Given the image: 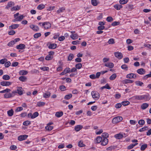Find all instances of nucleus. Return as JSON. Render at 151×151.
<instances>
[{
    "mask_svg": "<svg viewBox=\"0 0 151 151\" xmlns=\"http://www.w3.org/2000/svg\"><path fill=\"white\" fill-rule=\"evenodd\" d=\"M38 25L41 26L42 28L46 29L50 28L51 26V24L48 22L39 23H38Z\"/></svg>",
    "mask_w": 151,
    "mask_h": 151,
    "instance_id": "1",
    "label": "nucleus"
},
{
    "mask_svg": "<svg viewBox=\"0 0 151 151\" xmlns=\"http://www.w3.org/2000/svg\"><path fill=\"white\" fill-rule=\"evenodd\" d=\"M17 91H13V93L14 94V95H15L16 93H18L19 95H22L24 93V90L21 87H17Z\"/></svg>",
    "mask_w": 151,
    "mask_h": 151,
    "instance_id": "2",
    "label": "nucleus"
},
{
    "mask_svg": "<svg viewBox=\"0 0 151 151\" xmlns=\"http://www.w3.org/2000/svg\"><path fill=\"white\" fill-rule=\"evenodd\" d=\"M91 95L93 98L95 100H98L100 97L99 93L96 91H93L91 92Z\"/></svg>",
    "mask_w": 151,
    "mask_h": 151,
    "instance_id": "3",
    "label": "nucleus"
},
{
    "mask_svg": "<svg viewBox=\"0 0 151 151\" xmlns=\"http://www.w3.org/2000/svg\"><path fill=\"white\" fill-rule=\"evenodd\" d=\"M19 13H17L14 15L15 21H20L24 17V16L23 15H21L19 16Z\"/></svg>",
    "mask_w": 151,
    "mask_h": 151,
    "instance_id": "4",
    "label": "nucleus"
},
{
    "mask_svg": "<svg viewBox=\"0 0 151 151\" xmlns=\"http://www.w3.org/2000/svg\"><path fill=\"white\" fill-rule=\"evenodd\" d=\"M123 119L122 117L120 116H118L114 118L112 121V122L113 124H116L118 123Z\"/></svg>",
    "mask_w": 151,
    "mask_h": 151,
    "instance_id": "5",
    "label": "nucleus"
},
{
    "mask_svg": "<svg viewBox=\"0 0 151 151\" xmlns=\"http://www.w3.org/2000/svg\"><path fill=\"white\" fill-rule=\"evenodd\" d=\"M39 115V113L37 112H35L33 114L32 113H29L28 114V117L32 119H34L37 117Z\"/></svg>",
    "mask_w": 151,
    "mask_h": 151,
    "instance_id": "6",
    "label": "nucleus"
},
{
    "mask_svg": "<svg viewBox=\"0 0 151 151\" xmlns=\"http://www.w3.org/2000/svg\"><path fill=\"white\" fill-rule=\"evenodd\" d=\"M114 54L115 56L119 59H121L123 58V55L121 52H115Z\"/></svg>",
    "mask_w": 151,
    "mask_h": 151,
    "instance_id": "7",
    "label": "nucleus"
},
{
    "mask_svg": "<svg viewBox=\"0 0 151 151\" xmlns=\"http://www.w3.org/2000/svg\"><path fill=\"white\" fill-rule=\"evenodd\" d=\"M15 96L14 94L13 93V91L12 93H6L4 94V98L7 99L11 97H12Z\"/></svg>",
    "mask_w": 151,
    "mask_h": 151,
    "instance_id": "8",
    "label": "nucleus"
},
{
    "mask_svg": "<svg viewBox=\"0 0 151 151\" xmlns=\"http://www.w3.org/2000/svg\"><path fill=\"white\" fill-rule=\"evenodd\" d=\"M151 98V97L150 95L148 94H147L146 95H143L142 100L144 101H149Z\"/></svg>",
    "mask_w": 151,
    "mask_h": 151,
    "instance_id": "9",
    "label": "nucleus"
},
{
    "mask_svg": "<svg viewBox=\"0 0 151 151\" xmlns=\"http://www.w3.org/2000/svg\"><path fill=\"white\" fill-rule=\"evenodd\" d=\"M54 52H49V54L45 57V59L49 60H51L53 58V55L54 54Z\"/></svg>",
    "mask_w": 151,
    "mask_h": 151,
    "instance_id": "10",
    "label": "nucleus"
},
{
    "mask_svg": "<svg viewBox=\"0 0 151 151\" xmlns=\"http://www.w3.org/2000/svg\"><path fill=\"white\" fill-rule=\"evenodd\" d=\"M29 27L32 29L34 31L37 32L39 30V27L37 25L34 24H31L29 26Z\"/></svg>",
    "mask_w": 151,
    "mask_h": 151,
    "instance_id": "11",
    "label": "nucleus"
},
{
    "mask_svg": "<svg viewBox=\"0 0 151 151\" xmlns=\"http://www.w3.org/2000/svg\"><path fill=\"white\" fill-rule=\"evenodd\" d=\"M28 137V135L26 134L21 135L18 137V139L20 141L26 139Z\"/></svg>",
    "mask_w": 151,
    "mask_h": 151,
    "instance_id": "12",
    "label": "nucleus"
},
{
    "mask_svg": "<svg viewBox=\"0 0 151 151\" xmlns=\"http://www.w3.org/2000/svg\"><path fill=\"white\" fill-rule=\"evenodd\" d=\"M12 82L9 81H2L1 82L0 84L1 85L3 86H8L11 85Z\"/></svg>",
    "mask_w": 151,
    "mask_h": 151,
    "instance_id": "13",
    "label": "nucleus"
},
{
    "mask_svg": "<svg viewBox=\"0 0 151 151\" xmlns=\"http://www.w3.org/2000/svg\"><path fill=\"white\" fill-rule=\"evenodd\" d=\"M14 5V2L12 1H9L8 3L7 6L5 7V9H9L10 8L12 7Z\"/></svg>",
    "mask_w": 151,
    "mask_h": 151,
    "instance_id": "14",
    "label": "nucleus"
},
{
    "mask_svg": "<svg viewBox=\"0 0 151 151\" xmlns=\"http://www.w3.org/2000/svg\"><path fill=\"white\" fill-rule=\"evenodd\" d=\"M126 77L128 78H135L137 77V76L134 74L131 73L127 74Z\"/></svg>",
    "mask_w": 151,
    "mask_h": 151,
    "instance_id": "15",
    "label": "nucleus"
},
{
    "mask_svg": "<svg viewBox=\"0 0 151 151\" xmlns=\"http://www.w3.org/2000/svg\"><path fill=\"white\" fill-rule=\"evenodd\" d=\"M108 139L107 138H103L101 142V144L103 146H105L108 144Z\"/></svg>",
    "mask_w": 151,
    "mask_h": 151,
    "instance_id": "16",
    "label": "nucleus"
},
{
    "mask_svg": "<svg viewBox=\"0 0 151 151\" xmlns=\"http://www.w3.org/2000/svg\"><path fill=\"white\" fill-rule=\"evenodd\" d=\"M104 66L110 68H112L114 67V64L112 62L106 63L104 64Z\"/></svg>",
    "mask_w": 151,
    "mask_h": 151,
    "instance_id": "17",
    "label": "nucleus"
},
{
    "mask_svg": "<svg viewBox=\"0 0 151 151\" xmlns=\"http://www.w3.org/2000/svg\"><path fill=\"white\" fill-rule=\"evenodd\" d=\"M114 137L116 139H121L124 137L123 134L121 133L115 135Z\"/></svg>",
    "mask_w": 151,
    "mask_h": 151,
    "instance_id": "18",
    "label": "nucleus"
},
{
    "mask_svg": "<svg viewBox=\"0 0 151 151\" xmlns=\"http://www.w3.org/2000/svg\"><path fill=\"white\" fill-rule=\"evenodd\" d=\"M137 73L140 75L144 74L145 73V70L141 68L138 69L137 70Z\"/></svg>",
    "mask_w": 151,
    "mask_h": 151,
    "instance_id": "19",
    "label": "nucleus"
},
{
    "mask_svg": "<svg viewBox=\"0 0 151 151\" xmlns=\"http://www.w3.org/2000/svg\"><path fill=\"white\" fill-rule=\"evenodd\" d=\"M19 26V24H13L9 27V29H14L18 28Z\"/></svg>",
    "mask_w": 151,
    "mask_h": 151,
    "instance_id": "20",
    "label": "nucleus"
},
{
    "mask_svg": "<svg viewBox=\"0 0 151 151\" xmlns=\"http://www.w3.org/2000/svg\"><path fill=\"white\" fill-rule=\"evenodd\" d=\"M133 81L131 80L127 79L124 80L122 81V82L124 84H127V83H132L133 82Z\"/></svg>",
    "mask_w": 151,
    "mask_h": 151,
    "instance_id": "21",
    "label": "nucleus"
},
{
    "mask_svg": "<svg viewBox=\"0 0 151 151\" xmlns=\"http://www.w3.org/2000/svg\"><path fill=\"white\" fill-rule=\"evenodd\" d=\"M20 6L17 5L15 6H13L12 7L11 9V10L12 12L15 11H18L20 9Z\"/></svg>",
    "mask_w": 151,
    "mask_h": 151,
    "instance_id": "22",
    "label": "nucleus"
},
{
    "mask_svg": "<svg viewBox=\"0 0 151 151\" xmlns=\"http://www.w3.org/2000/svg\"><path fill=\"white\" fill-rule=\"evenodd\" d=\"M83 128V126L78 125L75 126V129L76 132H78L82 129Z\"/></svg>",
    "mask_w": 151,
    "mask_h": 151,
    "instance_id": "23",
    "label": "nucleus"
},
{
    "mask_svg": "<svg viewBox=\"0 0 151 151\" xmlns=\"http://www.w3.org/2000/svg\"><path fill=\"white\" fill-rule=\"evenodd\" d=\"M149 106V104L146 103H144L141 105V108L142 109L144 110L147 108Z\"/></svg>",
    "mask_w": 151,
    "mask_h": 151,
    "instance_id": "24",
    "label": "nucleus"
},
{
    "mask_svg": "<svg viewBox=\"0 0 151 151\" xmlns=\"http://www.w3.org/2000/svg\"><path fill=\"white\" fill-rule=\"evenodd\" d=\"M50 92L47 91L43 93V97L45 98H48L50 97Z\"/></svg>",
    "mask_w": 151,
    "mask_h": 151,
    "instance_id": "25",
    "label": "nucleus"
},
{
    "mask_svg": "<svg viewBox=\"0 0 151 151\" xmlns=\"http://www.w3.org/2000/svg\"><path fill=\"white\" fill-rule=\"evenodd\" d=\"M25 47L24 44H21L16 46V48L18 49H23Z\"/></svg>",
    "mask_w": 151,
    "mask_h": 151,
    "instance_id": "26",
    "label": "nucleus"
},
{
    "mask_svg": "<svg viewBox=\"0 0 151 151\" xmlns=\"http://www.w3.org/2000/svg\"><path fill=\"white\" fill-rule=\"evenodd\" d=\"M114 7L117 10H119L121 8H122V6L119 4H116L114 5Z\"/></svg>",
    "mask_w": 151,
    "mask_h": 151,
    "instance_id": "27",
    "label": "nucleus"
},
{
    "mask_svg": "<svg viewBox=\"0 0 151 151\" xmlns=\"http://www.w3.org/2000/svg\"><path fill=\"white\" fill-rule=\"evenodd\" d=\"M57 46V45L55 43L50 44L48 46V48L50 49H53L55 48Z\"/></svg>",
    "mask_w": 151,
    "mask_h": 151,
    "instance_id": "28",
    "label": "nucleus"
},
{
    "mask_svg": "<svg viewBox=\"0 0 151 151\" xmlns=\"http://www.w3.org/2000/svg\"><path fill=\"white\" fill-rule=\"evenodd\" d=\"M14 113V111L12 109L8 111H7V114L9 116H13Z\"/></svg>",
    "mask_w": 151,
    "mask_h": 151,
    "instance_id": "29",
    "label": "nucleus"
},
{
    "mask_svg": "<svg viewBox=\"0 0 151 151\" xmlns=\"http://www.w3.org/2000/svg\"><path fill=\"white\" fill-rule=\"evenodd\" d=\"M28 73V72L27 71L24 70H22L20 71L19 72V75H25Z\"/></svg>",
    "mask_w": 151,
    "mask_h": 151,
    "instance_id": "30",
    "label": "nucleus"
},
{
    "mask_svg": "<svg viewBox=\"0 0 151 151\" xmlns=\"http://www.w3.org/2000/svg\"><path fill=\"white\" fill-rule=\"evenodd\" d=\"M63 114V113L62 111H60L56 112L55 114V116L57 117H60Z\"/></svg>",
    "mask_w": 151,
    "mask_h": 151,
    "instance_id": "31",
    "label": "nucleus"
},
{
    "mask_svg": "<svg viewBox=\"0 0 151 151\" xmlns=\"http://www.w3.org/2000/svg\"><path fill=\"white\" fill-rule=\"evenodd\" d=\"M45 103L42 101H39L37 102V105L39 107H41L45 105Z\"/></svg>",
    "mask_w": 151,
    "mask_h": 151,
    "instance_id": "32",
    "label": "nucleus"
},
{
    "mask_svg": "<svg viewBox=\"0 0 151 151\" xmlns=\"http://www.w3.org/2000/svg\"><path fill=\"white\" fill-rule=\"evenodd\" d=\"M138 143H135L134 144H132L129 145L127 147V149L128 150L131 149L133 148L135 146L138 145Z\"/></svg>",
    "mask_w": 151,
    "mask_h": 151,
    "instance_id": "33",
    "label": "nucleus"
},
{
    "mask_svg": "<svg viewBox=\"0 0 151 151\" xmlns=\"http://www.w3.org/2000/svg\"><path fill=\"white\" fill-rule=\"evenodd\" d=\"M19 79L20 81L22 82H25L26 81L27 78L25 76H22L19 77Z\"/></svg>",
    "mask_w": 151,
    "mask_h": 151,
    "instance_id": "34",
    "label": "nucleus"
},
{
    "mask_svg": "<svg viewBox=\"0 0 151 151\" xmlns=\"http://www.w3.org/2000/svg\"><path fill=\"white\" fill-rule=\"evenodd\" d=\"M102 140V139L101 137H98L96 138V142L97 143H99L101 142Z\"/></svg>",
    "mask_w": 151,
    "mask_h": 151,
    "instance_id": "35",
    "label": "nucleus"
},
{
    "mask_svg": "<svg viewBox=\"0 0 151 151\" xmlns=\"http://www.w3.org/2000/svg\"><path fill=\"white\" fill-rule=\"evenodd\" d=\"M45 5L43 4H41L39 5L37 7V8L40 10L42 9L45 8Z\"/></svg>",
    "mask_w": 151,
    "mask_h": 151,
    "instance_id": "36",
    "label": "nucleus"
},
{
    "mask_svg": "<svg viewBox=\"0 0 151 151\" xmlns=\"http://www.w3.org/2000/svg\"><path fill=\"white\" fill-rule=\"evenodd\" d=\"M40 68L43 71H48L49 70V67L46 66L40 67Z\"/></svg>",
    "mask_w": 151,
    "mask_h": 151,
    "instance_id": "37",
    "label": "nucleus"
},
{
    "mask_svg": "<svg viewBox=\"0 0 151 151\" xmlns=\"http://www.w3.org/2000/svg\"><path fill=\"white\" fill-rule=\"evenodd\" d=\"M65 10V8L64 7L59 8L58 10L57 11V12L59 14L63 12Z\"/></svg>",
    "mask_w": 151,
    "mask_h": 151,
    "instance_id": "38",
    "label": "nucleus"
},
{
    "mask_svg": "<svg viewBox=\"0 0 151 151\" xmlns=\"http://www.w3.org/2000/svg\"><path fill=\"white\" fill-rule=\"evenodd\" d=\"M78 35L77 34H72L70 35V37L73 40H74L78 38Z\"/></svg>",
    "mask_w": 151,
    "mask_h": 151,
    "instance_id": "39",
    "label": "nucleus"
},
{
    "mask_svg": "<svg viewBox=\"0 0 151 151\" xmlns=\"http://www.w3.org/2000/svg\"><path fill=\"white\" fill-rule=\"evenodd\" d=\"M116 77V73H114L111 75L109 77V79L110 80H114Z\"/></svg>",
    "mask_w": 151,
    "mask_h": 151,
    "instance_id": "40",
    "label": "nucleus"
},
{
    "mask_svg": "<svg viewBox=\"0 0 151 151\" xmlns=\"http://www.w3.org/2000/svg\"><path fill=\"white\" fill-rule=\"evenodd\" d=\"M2 78L4 80H8L10 79V77L8 75H5L3 76Z\"/></svg>",
    "mask_w": 151,
    "mask_h": 151,
    "instance_id": "41",
    "label": "nucleus"
},
{
    "mask_svg": "<svg viewBox=\"0 0 151 151\" xmlns=\"http://www.w3.org/2000/svg\"><path fill=\"white\" fill-rule=\"evenodd\" d=\"M138 95H135L133 96L130 98V99L134 101L138 100Z\"/></svg>",
    "mask_w": 151,
    "mask_h": 151,
    "instance_id": "42",
    "label": "nucleus"
},
{
    "mask_svg": "<svg viewBox=\"0 0 151 151\" xmlns=\"http://www.w3.org/2000/svg\"><path fill=\"white\" fill-rule=\"evenodd\" d=\"M45 128L46 130L50 131L53 129V127L52 126H50L48 125H47V126L45 127Z\"/></svg>",
    "mask_w": 151,
    "mask_h": 151,
    "instance_id": "43",
    "label": "nucleus"
},
{
    "mask_svg": "<svg viewBox=\"0 0 151 151\" xmlns=\"http://www.w3.org/2000/svg\"><path fill=\"white\" fill-rule=\"evenodd\" d=\"M31 122L30 121L27 120L23 122V124L24 125L27 126L31 124Z\"/></svg>",
    "mask_w": 151,
    "mask_h": 151,
    "instance_id": "44",
    "label": "nucleus"
},
{
    "mask_svg": "<svg viewBox=\"0 0 151 151\" xmlns=\"http://www.w3.org/2000/svg\"><path fill=\"white\" fill-rule=\"evenodd\" d=\"M72 96V94L71 93H70L66 95L64 97V99H69L71 98Z\"/></svg>",
    "mask_w": 151,
    "mask_h": 151,
    "instance_id": "45",
    "label": "nucleus"
},
{
    "mask_svg": "<svg viewBox=\"0 0 151 151\" xmlns=\"http://www.w3.org/2000/svg\"><path fill=\"white\" fill-rule=\"evenodd\" d=\"M129 1V0H120L119 3L121 4H126Z\"/></svg>",
    "mask_w": 151,
    "mask_h": 151,
    "instance_id": "46",
    "label": "nucleus"
},
{
    "mask_svg": "<svg viewBox=\"0 0 151 151\" xmlns=\"http://www.w3.org/2000/svg\"><path fill=\"white\" fill-rule=\"evenodd\" d=\"M109 44H114L115 43L114 40L113 38H111L109 39L108 42Z\"/></svg>",
    "mask_w": 151,
    "mask_h": 151,
    "instance_id": "47",
    "label": "nucleus"
},
{
    "mask_svg": "<svg viewBox=\"0 0 151 151\" xmlns=\"http://www.w3.org/2000/svg\"><path fill=\"white\" fill-rule=\"evenodd\" d=\"M75 67L76 69H79L82 67V65L81 63H78L76 65Z\"/></svg>",
    "mask_w": 151,
    "mask_h": 151,
    "instance_id": "48",
    "label": "nucleus"
},
{
    "mask_svg": "<svg viewBox=\"0 0 151 151\" xmlns=\"http://www.w3.org/2000/svg\"><path fill=\"white\" fill-rule=\"evenodd\" d=\"M147 145L146 144H145L142 145L140 148V150L142 151H143L147 147Z\"/></svg>",
    "mask_w": 151,
    "mask_h": 151,
    "instance_id": "49",
    "label": "nucleus"
},
{
    "mask_svg": "<svg viewBox=\"0 0 151 151\" xmlns=\"http://www.w3.org/2000/svg\"><path fill=\"white\" fill-rule=\"evenodd\" d=\"M41 34L40 33H35L34 35V37L35 38H37L38 37L41 36Z\"/></svg>",
    "mask_w": 151,
    "mask_h": 151,
    "instance_id": "50",
    "label": "nucleus"
},
{
    "mask_svg": "<svg viewBox=\"0 0 151 151\" xmlns=\"http://www.w3.org/2000/svg\"><path fill=\"white\" fill-rule=\"evenodd\" d=\"M122 105L123 106H127L130 104V102L128 101H124L122 102Z\"/></svg>",
    "mask_w": 151,
    "mask_h": 151,
    "instance_id": "51",
    "label": "nucleus"
},
{
    "mask_svg": "<svg viewBox=\"0 0 151 151\" xmlns=\"http://www.w3.org/2000/svg\"><path fill=\"white\" fill-rule=\"evenodd\" d=\"M74 57L73 54H70L68 57V60L70 61L72 60Z\"/></svg>",
    "mask_w": 151,
    "mask_h": 151,
    "instance_id": "52",
    "label": "nucleus"
},
{
    "mask_svg": "<svg viewBox=\"0 0 151 151\" xmlns=\"http://www.w3.org/2000/svg\"><path fill=\"white\" fill-rule=\"evenodd\" d=\"M121 68L122 69L127 70H128V67L126 64H124L121 66Z\"/></svg>",
    "mask_w": 151,
    "mask_h": 151,
    "instance_id": "53",
    "label": "nucleus"
},
{
    "mask_svg": "<svg viewBox=\"0 0 151 151\" xmlns=\"http://www.w3.org/2000/svg\"><path fill=\"white\" fill-rule=\"evenodd\" d=\"M91 4L94 6H96L98 4V3L96 0H91Z\"/></svg>",
    "mask_w": 151,
    "mask_h": 151,
    "instance_id": "54",
    "label": "nucleus"
},
{
    "mask_svg": "<svg viewBox=\"0 0 151 151\" xmlns=\"http://www.w3.org/2000/svg\"><path fill=\"white\" fill-rule=\"evenodd\" d=\"M23 109L22 107H18L15 109V111L16 112H19L22 110Z\"/></svg>",
    "mask_w": 151,
    "mask_h": 151,
    "instance_id": "55",
    "label": "nucleus"
},
{
    "mask_svg": "<svg viewBox=\"0 0 151 151\" xmlns=\"http://www.w3.org/2000/svg\"><path fill=\"white\" fill-rule=\"evenodd\" d=\"M135 84L136 85L142 86L143 84V83L139 81H137L135 82Z\"/></svg>",
    "mask_w": 151,
    "mask_h": 151,
    "instance_id": "56",
    "label": "nucleus"
},
{
    "mask_svg": "<svg viewBox=\"0 0 151 151\" xmlns=\"http://www.w3.org/2000/svg\"><path fill=\"white\" fill-rule=\"evenodd\" d=\"M64 71L66 74L70 73V68H66L64 70Z\"/></svg>",
    "mask_w": 151,
    "mask_h": 151,
    "instance_id": "57",
    "label": "nucleus"
},
{
    "mask_svg": "<svg viewBox=\"0 0 151 151\" xmlns=\"http://www.w3.org/2000/svg\"><path fill=\"white\" fill-rule=\"evenodd\" d=\"M103 132V130L102 129H101L99 130H96V131L95 133L97 135L100 134L101 133H102Z\"/></svg>",
    "mask_w": 151,
    "mask_h": 151,
    "instance_id": "58",
    "label": "nucleus"
},
{
    "mask_svg": "<svg viewBox=\"0 0 151 151\" xmlns=\"http://www.w3.org/2000/svg\"><path fill=\"white\" fill-rule=\"evenodd\" d=\"M138 124L140 125H143L145 123V122L144 120L143 119H141L139 121Z\"/></svg>",
    "mask_w": 151,
    "mask_h": 151,
    "instance_id": "59",
    "label": "nucleus"
},
{
    "mask_svg": "<svg viewBox=\"0 0 151 151\" xmlns=\"http://www.w3.org/2000/svg\"><path fill=\"white\" fill-rule=\"evenodd\" d=\"M102 136L103 138H107L109 137V134L107 133H104L102 134Z\"/></svg>",
    "mask_w": 151,
    "mask_h": 151,
    "instance_id": "60",
    "label": "nucleus"
},
{
    "mask_svg": "<svg viewBox=\"0 0 151 151\" xmlns=\"http://www.w3.org/2000/svg\"><path fill=\"white\" fill-rule=\"evenodd\" d=\"M15 44V41H12L11 42H9L8 44V45L9 46H12L13 45Z\"/></svg>",
    "mask_w": 151,
    "mask_h": 151,
    "instance_id": "61",
    "label": "nucleus"
},
{
    "mask_svg": "<svg viewBox=\"0 0 151 151\" xmlns=\"http://www.w3.org/2000/svg\"><path fill=\"white\" fill-rule=\"evenodd\" d=\"M106 20L108 22H111L113 21V18L111 17H108L106 19Z\"/></svg>",
    "mask_w": 151,
    "mask_h": 151,
    "instance_id": "62",
    "label": "nucleus"
},
{
    "mask_svg": "<svg viewBox=\"0 0 151 151\" xmlns=\"http://www.w3.org/2000/svg\"><path fill=\"white\" fill-rule=\"evenodd\" d=\"M77 70L76 68H73L71 69H70V73H76L77 72Z\"/></svg>",
    "mask_w": 151,
    "mask_h": 151,
    "instance_id": "63",
    "label": "nucleus"
},
{
    "mask_svg": "<svg viewBox=\"0 0 151 151\" xmlns=\"http://www.w3.org/2000/svg\"><path fill=\"white\" fill-rule=\"evenodd\" d=\"M65 39V37L64 36H61L58 37V40L60 41H62Z\"/></svg>",
    "mask_w": 151,
    "mask_h": 151,
    "instance_id": "64",
    "label": "nucleus"
}]
</instances>
